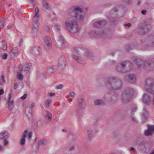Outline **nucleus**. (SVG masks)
<instances>
[{"label":"nucleus","mask_w":154,"mask_h":154,"mask_svg":"<svg viewBox=\"0 0 154 154\" xmlns=\"http://www.w3.org/2000/svg\"><path fill=\"white\" fill-rule=\"evenodd\" d=\"M147 130L145 131V134L147 136H152L154 133V125H147Z\"/></svg>","instance_id":"obj_14"},{"label":"nucleus","mask_w":154,"mask_h":154,"mask_svg":"<svg viewBox=\"0 0 154 154\" xmlns=\"http://www.w3.org/2000/svg\"><path fill=\"white\" fill-rule=\"evenodd\" d=\"M131 120L134 122L135 123L138 122V121L134 115H131L130 116Z\"/></svg>","instance_id":"obj_41"},{"label":"nucleus","mask_w":154,"mask_h":154,"mask_svg":"<svg viewBox=\"0 0 154 154\" xmlns=\"http://www.w3.org/2000/svg\"><path fill=\"white\" fill-rule=\"evenodd\" d=\"M76 146L77 145L75 144L73 145H72L70 146H68V150L69 151L74 150L75 149Z\"/></svg>","instance_id":"obj_38"},{"label":"nucleus","mask_w":154,"mask_h":154,"mask_svg":"<svg viewBox=\"0 0 154 154\" xmlns=\"http://www.w3.org/2000/svg\"><path fill=\"white\" fill-rule=\"evenodd\" d=\"M83 9L77 6L71 7L69 10L68 14L69 15L75 18L77 20L81 21L84 18L82 14Z\"/></svg>","instance_id":"obj_3"},{"label":"nucleus","mask_w":154,"mask_h":154,"mask_svg":"<svg viewBox=\"0 0 154 154\" xmlns=\"http://www.w3.org/2000/svg\"><path fill=\"white\" fill-rule=\"evenodd\" d=\"M55 66H54L53 67H51L47 69V72L49 73H51L54 72L55 71Z\"/></svg>","instance_id":"obj_37"},{"label":"nucleus","mask_w":154,"mask_h":154,"mask_svg":"<svg viewBox=\"0 0 154 154\" xmlns=\"http://www.w3.org/2000/svg\"><path fill=\"white\" fill-rule=\"evenodd\" d=\"M69 96L72 98L74 97L75 94L73 92H70L69 93Z\"/></svg>","instance_id":"obj_56"},{"label":"nucleus","mask_w":154,"mask_h":154,"mask_svg":"<svg viewBox=\"0 0 154 154\" xmlns=\"http://www.w3.org/2000/svg\"><path fill=\"white\" fill-rule=\"evenodd\" d=\"M27 96V94H25L23 96L21 97L20 98L22 99H25Z\"/></svg>","instance_id":"obj_58"},{"label":"nucleus","mask_w":154,"mask_h":154,"mask_svg":"<svg viewBox=\"0 0 154 154\" xmlns=\"http://www.w3.org/2000/svg\"><path fill=\"white\" fill-rule=\"evenodd\" d=\"M66 59L65 56H61L59 58L58 61V66L61 69H63L66 64Z\"/></svg>","instance_id":"obj_13"},{"label":"nucleus","mask_w":154,"mask_h":154,"mask_svg":"<svg viewBox=\"0 0 154 154\" xmlns=\"http://www.w3.org/2000/svg\"><path fill=\"white\" fill-rule=\"evenodd\" d=\"M52 100L51 99H48L46 100L44 103V105L46 107H48L50 105V103L51 102Z\"/></svg>","instance_id":"obj_36"},{"label":"nucleus","mask_w":154,"mask_h":154,"mask_svg":"<svg viewBox=\"0 0 154 154\" xmlns=\"http://www.w3.org/2000/svg\"><path fill=\"white\" fill-rule=\"evenodd\" d=\"M125 78L128 82L131 83H134L137 79L135 75L133 74L126 75Z\"/></svg>","instance_id":"obj_15"},{"label":"nucleus","mask_w":154,"mask_h":154,"mask_svg":"<svg viewBox=\"0 0 154 154\" xmlns=\"http://www.w3.org/2000/svg\"><path fill=\"white\" fill-rule=\"evenodd\" d=\"M104 83L106 88L109 90H116L120 89L122 86V82L115 76H109L104 79Z\"/></svg>","instance_id":"obj_1"},{"label":"nucleus","mask_w":154,"mask_h":154,"mask_svg":"<svg viewBox=\"0 0 154 154\" xmlns=\"http://www.w3.org/2000/svg\"><path fill=\"white\" fill-rule=\"evenodd\" d=\"M147 144V142L142 140L138 144V149L140 151H143L146 149Z\"/></svg>","instance_id":"obj_23"},{"label":"nucleus","mask_w":154,"mask_h":154,"mask_svg":"<svg viewBox=\"0 0 154 154\" xmlns=\"http://www.w3.org/2000/svg\"><path fill=\"white\" fill-rule=\"evenodd\" d=\"M30 4L34 7L35 4V0H29Z\"/></svg>","instance_id":"obj_47"},{"label":"nucleus","mask_w":154,"mask_h":154,"mask_svg":"<svg viewBox=\"0 0 154 154\" xmlns=\"http://www.w3.org/2000/svg\"><path fill=\"white\" fill-rule=\"evenodd\" d=\"M142 99L143 102L146 105H149L151 102L150 96L148 93H146L144 94L142 97Z\"/></svg>","instance_id":"obj_19"},{"label":"nucleus","mask_w":154,"mask_h":154,"mask_svg":"<svg viewBox=\"0 0 154 154\" xmlns=\"http://www.w3.org/2000/svg\"><path fill=\"white\" fill-rule=\"evenodd\" d=\"M60 26L57 23L54 24L53 26L54 29L56 31H58L60 30Z\"/></svg>","instance_id":"obj_35"},{"label":"nucleus","mask_w":154,"mask_h":154,"mask_svg":"<svg viewBox=\"0 0 154 154\" xmlns=\"http://www.w3.org/2000/svg\"><path fill=\"white\" fill-rule=\"evenodd\" d=\"M13 27V25L12 24H10L8 26L7 28L8 29H11Z\"/></svg>","instance_id":"obj_63"},{"label":"nucleus","mask_w":154,"mask_h":154,"mask_svg":"<svg viewBox=\"0 0 154 154\" xmlns=\"http://www.w3.org/2000/svg\"><path fill=\"white\" fill-rule=\"evenodd\" d=\"M148 32V26L145 22L140 23L138 32L140 35H143Z\"/></svg>","instance_id":"obj_10"},{"label":"nucleus","mask_w":154,"mask_h":154,"mask_svg":"<svg viewBox=\"0 0 154 154\" xmlns=\"http://www.w3.org/2000/svg\"><path fill=\"white\" fill-rule=\"evenodd\" d=\"M68 146H66L62 148V152H64L67 151H68Z\"/></svg>","instance_id":"obj_49"},{"label":"nucleus","mask_w":154,"mask_h":154,"mask_svg":"<svg viewBox=\"0 0 154 154\" xmlns=\"http://www.w3.org/2000/svg\"><path fill=\"white\" fill-rule=\"evenodd\" d=\"M39 12V9L37 7L35 8V15L33 18V20L35 21H38V18L39 17V14H38Z\"/></svg>","instance_id":"obj_29"},{"label":"nucleus","mask_w":154,"mask_h":154,"mask_svg":"<svg viewBox=\"0 0 154 154\" xmlns=\"http://www.w3.org/2000/svg\"><path fill=\"white\" fill-rule=\"evenodd\" d=\"M43 6L44 10L47 11L50 10V7L49 5L46 2H44L43 4Z\"/></svg>","instance_id":"obj_32"},{"label":"nucleus","mask_w":154,"mask_h":154,"mask_svg":"<svg viewBox=\"0 0 154 154\" xmlns=\"http://www.w3.org/2000/svg\"><path fill=\"white\" fill-rule=\"evenodd\" d=\"M124 2L128 4H130L131 3V0H124Z\"/></svg>","instance_id":"obj_61"},{"label":"nucleus","mask_w":154,"mask_h":154,"mask_svg":"<svg viewBox=\"0 0 154 154\" xmlns=\"http://www.w3.org/2000/svg\"><path fill=\"white\" fill-rule=\"evenodd\" d=\"M47 143V140L45 139H44L41 140L39 142L38 145L43 144L44 145H45L46 143Z\"/></svg>","instance_id":"obj_42"},{"label":"nucleus","mask_w":154,"mask_h":154,"mask_svg":"<svg viewBox=\"0 0 154 154\" xmlns=\"http://www.w3.org/2000/svg\"><path fill=\"white\" fill-rule=\"evenodd\" d=\"M57 46L61 49H63L65 47L64 41L63 37L60 36L57 42Z\"/></svg>","instance_id":"obj_16"},{"label":"nucleus","mask_w":154,"mask_h":154,"mask_svg":"<svg viewBox=\"0 0 154 154\" xmlns=\"http://www.w3.org/2000/svg\"><path fill=\"white\" fill-rule=\"evenodd\" d=\"M63 87V85L62 84H60L56 86V88L57 89H61Z\"/></svg>","instance_id":"obj_50"},{"label":"nucleus","mask_w":154,"mask_h":154,"mask_svg":"<svg viewBox=\"0 0 154 154\" xmlns=\"http://www.w3.org/2000/svg\"><path fill=\"white\" fill-rule=\"evenodd\" d=\"M118 10L117 6H114L110 10L107 16L109 22H113L115 21L116 18L119 17L117 14Z\"/></svg>","instance_id":"obj_8"},{"label":"nucleus","mask_w":154,"mask_h":154,"mask_svg":"<svg viewBox=\"0 0 154 154\" xmlns=\"http://www.w3.org/2000/svg\"><path fill=\"white\" fill-rule=\"evenodd\" d=\"M106 24V22L104 20L98 21L94 23L93 24L94 27L96 28H101L104 26Z\"/></svg>","instance_id":"obj_22"},{"label":"nucleus","mask_w":154,"mask_h":154,"mask_svg":"<svg viewBox=\"0 0 154 154\" xmlns=\"http://www.w3.org/2000/svg\"><path fill=\"white\" fill-rule=\"evenodd\" d=\"M45 116L46 117L47 119L48 120V122L50 121L52 118V115L51 113L48 111L45 112Z\"/></svg>","instance_id":"obj_31"},{"label":"nucleus","mask_w":154,"mask_h":154,"mask_svg":"<svg viewBox=\"0 0 154 154\" xmlns=\"http://www.w3.org/2000/svg\"><path fill=\"white\" fill-rule=\"evenodd\" d=\"M131 97L123 93L122 96V100L124 103L129 102L131 100Z\"/></svg>","instance_id":"obj_24"},{"label":"nucleus","mask_w":154,"mask_h":154,"mask_svg":"<svg viewBox=\"0 0 154 154\" xmlns=\"http://www.w3.org/2000/svg\"><path fill=\"white\" fill-rule=\"evenodd\" d=\"M35 103L34 102H32L31 103H28V106L29 107L31 108V110H32V108L34 106Z\"/></svg>","instance_id":"obj_45"},{"label":"nucleus","mask_w":154,"mask_h":154,"mask_svg":"<svg viewBox=\"0 0 154 154\" xmlns=\"http://www.w3.org/2000/svg\"><path fill=\"white\" fill-rule=\"evenodd\" d=\"M9 135L7 131L0 133V139H6L8 138Z\"/></svg>","instance_id":"obj_30"},{"label":"nucleus","mask_w":154,"mask_h":154,"mask_svg":"<svg viewBox=\"0 0 154 154\" xmlns=\"http://www.w3.org/2000/svg\"><path fill=\"white\" fill-rule=\"evenodd\" d=\"M72 59L77 62L81 64H84L85 63V60L82 57H80L74 54H73L72 56Z\"/></svg>","instance_id":"obj_21"},{"label":"nucleus","mask_w":154,"mask_h":154,"mask_svg":"<svg viewBox=\"0 0 154 154\" xmlns=\"http://www.w3.org/2000/svg\"><path fill=\"white\" fill-rule=\"evenodd\" d=\"M96 126L94 124L88 125L87 128V134L89 140H91L93 137V129L96 128Z\"/></svg>","instance_id":"obj_11"},{"label":"nucleus","mask_w":154,"mask_h":154,"mask_svg":"<svg viewBox=\"0 0 154 154\" xmlns=\"http://www.w3.org/2000/svg\"><path fill=\"white\" fill-rule=\"evenodd\" d=\"M17 77L18 80H21L23 79V75L21 72H18L17 74Z\"/></svg>","instance_id":"obj_39"},{"label":"nucleus","mask_w":154,"mask_h":154,"mask_svg":"<svg viewBox=\"0 0 154 154\" xmlns=\"http://www.w3.org/2000/svg\"><path fill=\"white\" fill-rule=\"evenodd\" d=\"M143 112L141 116L143 118V121L144 122L147 119L148 113L145 107H144L143 109Z\"/></svg>","instance_id":"obj_27"},{"label":"nucleus","mask_w":154,"mask_h":154,"mask_svg":"<svg viewBox=\"0 0 154 154\" xmlns=\"http://www.w3.org/2000/svg\"><path fill=\"white\" fill-rule=\"evenodd\" d=\"M89 34L92 38H101L104 39L110 38L112 35V32L109 30H106L104 32L91 30L89 32Z\"/></svg>","instance_id":"obj_4"},{"label":"nucleus","mask_w":154,"mask_h":154,"mask_svg":"<svg viewBox=\"0 0 154 154\" xmlns=\"http://www.w3.org/2000/svg\"><path fill=\"white\" fill-rule=\"evenodd\" d=\"M126 49L128 51H129L132 49V48L130 45H129L126 47Z\"/></svg>","instance_id":"obj_55"},{"label":"nucleus","mask_w":154,"mask_h":154,"mask_svg":"<svg viewBox=\"0 0 154 154\" xmlns=\"http://www.w3.org/2000/svg\"><path fill=\"white\" fill-rule=\"evenodd\" d=\"M49 96L50 97H51L55 95V93H48Z\"/></svg>","instance_id":"obj_62"},{"label":"nucleus","mask_w":154,"mask_h":154,"mask_svg":"<svg viewBox=\"0 0 154 154\" xmlns=\"http://www.w3.org/2000/svg\"><path fill=\"white\" fill-rule=\"evenodd\" d=\"M2 42L3 45L2 47V49L4 50H6L7 48L6 42L4 40Z\"/></svg>","instance_id":"obj_46"},{"label":"nucleus","mask_w":154,"mask_h":154,"mask_svg":"<svg viewBox=\"0 0 154 154\" xmlns=\"http://www.w3.org/2000/svg\"><path fill=\"white\" fill-rule=\"evenodd\" d=\"M143 44L147 45V47L148 46H151L154 45V42L153 41H148L147 42H143Z\"/></svg>","instance_id":"obj_34"},{"label":"nucleus","mask_w":154,"mask_h":154,"mask_svg":"<svg viewBox=\"0 0 154 154\" xmlns=\"http://www.w3.org/2000/svg\"><path fill=\"white\" fill-rule=\"evenodd\" d=\"M144 86L146 91L152 94L153 92L152 89L154 88V79L150 77L146 79Z\"/></svg>","instance_id":"obj_7"},{"label":"nucleus","mask_w":154,"mask_h":154,"mask_svg":"<svg viewBox=\"0 0 154 154\" xmlns=\"http://www.w3.org/2000/svg\"><path fill=\"white\" fill-rule=\"evenodd\" d=\"M133 61L138 69H144L146 70H150L152 64L154 63V62L151 59L145 60L140 58H135L133 59Z\"/></svg>","instance_id":"obj_2"},{"label":"nucleus","mask_w":154,"mask_h":154,"mask_svg":"<svg viewBox=\"0 0 154 154\" xmlns=\"http://www.w3.org/2000/svg\"><path fill=\"white\" fill-rule=\"evenodd\" d=\"M74 49L75 52L80 55L85 53V55L89 59L91 60H93L94 59L93 54L91 52L88 51L87 50H85L83 48H75Z\"/></svg>","instance_id":"obj_9"},{"label":"nucleus","mask_w":154,"mask_h":154,"mask_svg":"<svg viewBox=\"0 0 154 154\" xmlns=\"http://www.w3.org/2000/svg\"><path fill=\"white\" fill-rule=\"evenodd\" d=\"M14 102V101L13 100H12L11 101V100L10 101V102L9 103V104L10 105L9 106L10 109H12V107L11 106H13Z\"/></svg>","instance_id":"obj_52"},{"label":"nucleus","mask_w":154,"mask_h":154,"mask_svg":"<svg viewBox=\"0 0 154 154\" xmlns=\"http://www.w3.org/2000/svg\"><path fill=\"white\" fill-rule=\"evenodd\" d=\"M132 68L131 63L128 61H124L120 62L116 66L115 70L119 72L125 73L130 71Z\"/></svg>","instance_id":"obj_6"},{"label":"nucleus","mask_w":154,"mask_h":154,"mask_svg":"<svg viewBox=\"0 0 154 154\" xmlns=\"http://www.w3.org/2000/svg\"><path fill=\"white\" fill-rule=\"evenodd\" d=\"M123 93L132 97L134 94V91L132 88H127L124 90Z\"/></svg>","instance_id":"obj_26"},{"label":"nucleus","mask_w":154,"mask_h":154,"mask_svg":"<svg viewBox=\"0 0 154 154\" xmlns=\"http://www.w3.org/2000/svg\"><path fill=\"white\" fill-rule=\"evenodd\" d=\"M18 51V48L15 47L10 52V54L12 56H15V55L17 53Z\"/></svg>","instance_id":"obj_33"},{"label":"nucleus","mask_w":154,"mask_h":154,"mask_svg":"<svg viewBox=\"0 0 154 154\" xmlns=\"http://www.w3.org/2000/svg\"><path fill=\"white\" fill-rule=\"evenodd\" d=\"M28 131L27 130H25L23 133V135L22 136V137L25 138L26 137L27 133H28Z\"/></svg>","instance_id":"obj_51"},{"label":"nucleus","mask_w":154,"mask_h":154,"mask_svg":"<svg viewBox=\"0 0 154 154\" xmlns=\"http://www.w3.org/2000/svg\"><path fill=\"white\" fill-rule=\"evenodd\" d=\"M31 65L28 64L26 63L23 65L20 64L19 66V69L20 72L24 71L26 73H27L29 71Z\"/></svg>","instance_id":"obj_18"},{"label":"nucleus","mask_w":154,"mask_h":154,"mask_svg":"<svg viewBox=\"0 0 154 154\" xmlns=\"http://www.w3.org/2000/svg\"><path fill=\"white\" fill-rule=\"evenodd\" d=\"M11 94H9L8 95V98L7 100V104L8 105V109H10V104L9 103L10 102V101L11 100Z\"/></svg>","instance_id":"obj_40"},{"label":"nucleus","mask_w":154,"mask_h":154,"mask_svg":"<svg viewBox=\"0 0 154 154\" xmlns=\"http://www.w3.org/2000/svg\"><path fill=\"white\" fill-rule=\"evenodd\" d=\"M30 53L32 54L36 55L40 54L41 52V49L38 46H36L32 48L30 50Z\"/></svg>","instance_id":"obj_17"},{"label":"nucleus","mask_w":154,"mask_h":154,"mask_svg":"<svg viewBox=\"0 0 154 154\" xmlns=\"http://www.w3.org/2000/svg\"><path fill=\"white\" fill-rule=\"evenodd\" d=\"M137 107H133L131 111V115H134V113L136 112L137 110Z\"/></svg>","instance_id":"obj_44"},{"label":"nucleus","mask_w":154,"mask_h":154,"mask_svg":"<svg viewBox=\"0 0 154 154\" xmlns=\"http://www.w3.org/2000/svg\"><path fill=\"white\" fill-rule=\"evenodd\" d=\"M146 11L145 10H143L141 11V13L142 14L145 15L146 13Z\"/></svg>","instance_id":"obj_64"},{"label":"nucleus","mask_w":154,"mask_h":154,"mask_svg":"<svg viewBox=\"0 0 154 154\" xmlns=\"http://www.w3.org/2000/svg\"><path fill=\"white\" fill-rule=\"evenodd\" d=\"M18 87V85L17 83H14V89H16Z\"/></svg>","instance_id":"obj_59"},{"label":"nucleus","mask_w":154,"mask_h":154,"mask_svg":"<svg viewBox=\"0 0 154 154\" xmlns=\"http://www.w3.org/2000/svg\"><path fill=\"white\" fill-rule=\"evenodd\" d=\"M8 141L7 140H6V139H5L4 145L5 146L7 145L8 144Z\"/></svg>","instance_id":"obj_60"},{"label":"nucleus","mask_w":154,"mask_h":154,"mask_svg":"<svg viewBox=\"0 0 154 154\" xmlns=\"http://www.w3.org/2000/svg\"><path fill=\"white\" fill-rule=\"evenodd\" d=\"M25 138L22 137L21 139L20 144L21 145H23L25 143Z\"/></svg>","instance_id":"obj_48"},{"label":"nucleus","mask_w":154,"mask_h":154,"mask_svg":"<svg viewBox=\"0 0 154 154\" xmlns=\"http://www.w3.org/2000/svg\"><path fill=\"white\" fill-rule=\"evenodd\" d=\"M32 133L30 132H29L28 133V137L29 139H31L32 137Z\"/></svg>","instance_id":"obj_57"},{"label":"nucleus","mask_w":154,"mask_h":154,"mask_svg":"<svg viewBox=\"0 0 154 154\" xmlns=\"http://www.w3.org/2000/svg\"><path fill=\"white\" fill-rule=\"evenodd\" d=\"M44 46L47 50H49L52 47V42L49 37H45L44 38Z\"/></svg>","instance_id":"obj_12"},{"label":"nucleus","mask_w":154,"mask_h":154,"mask_svg":"<svg viewBox=\"0 0 154 154\" xmlns=\"http://www.w3.org/2000/svg\"><path fill=\"white\" fill-rule=\"evenodd\" d=\"M65 23L67 29L71 33H75L79 31V26L75 20L72 18L67 19Z\"/></svg>","instance_id":"obj_5"},{"label":"nucleus","mask_w":154,"mask_h":154,"mask_svg":"<svg viewBox=\"0 0 154 154\" xmlns=\"http://www.w3.org/2000/svg\"><path fill=\"white\" fill-rule=\"evenodd\" d=\"M7 54L6 53H5L3 55H2V57L4 59H6L7 58Z\"/></svg>","instance_id":"obj_54"},{"label":"nucleus","mask_w":154,"mask_h":154,"mask_svg":"<svg viewBox=\"0 0 154 154\" xmlns=\"http://www.w3.org/2000/svg\"><path fill=\"white\" fill-rule=\"evenodd\" d=\"M34 22L32 24V29L33 30V33L34 35L37 34L38 32V26L37 23L38 21L33 20Z\"/></svg>","instance_id":"obj_25"},{"label":"nucleus","mask_w":154,"mask_h":154,"mask_svg":"<svg viewBox=\"0 0 154 154\" xmlns=\"http://www.w3.org/2000/svg\"><path fill=\"white\" fill-rule=\"evenodd\" d=\"M4 23L5 21L3 19H2L0 21V29H2L4 27Z\"/></svg>","instance_id":"obj_43"},{"label":"nucleus","mask_w":154,"mask_h":154,"mask_svg":"<svg viewBox=\"0 0 154 154\" xmlns=\"http://www.w3.org/2000/svg\"><path fill=\"white\" fill-rule=\"evenodd\" d=\"M104 101L101 99H97L94 100V104L95 105H101L105 104Z\"/></svg>","instance_id":"obj_28"},{"label":"nucleus","mask_w":154,"mask_h":154,"mask_svg":"<svg viewBox=\"0 0 154 154\" xmlns=\"http://www.w3.org/2000/svg\"><path fill=\"white\" fill-rule=\"evenodd\" d=\"M78 106L79 109L83 110L85 107V103L83 98L80 97L78 99Z\"/></svg>","instance_id":"obj_20"},{"label":"nucleus","mask_w":154,"mask_h":154,"mask_svg":"<svg viewBox=\"0 0 154 154\" xmlns=\"http://www.w3.org/2000/svg\"><path fill=\"white\" fill-rule=\"evenodd\" d=\"M116 63V62L114 60H111L109 61V63L111 65H114Z\"/></svg>","instance_id":"obj_53"}]
</instances>
